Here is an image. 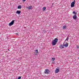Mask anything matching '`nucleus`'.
Masks as SVG:
<instances>
[{"label": "nucleus", "mask_w": 79, "mask_h": 79, "mask_svg": "<svg viewBox=\"0 0 79 79\" xmlns=\"http://www.w3.org/2000/svg\"><path fill=\"white\" fill-rule=\"evenodd\" d=\"M63 29H66V26H64L63 27Z\"/></svg>", "instance_id": "15"}, {"label": "nucleus", "mask_w": 79, "mask_h": 79, "mask_svg": "<svg viewBox=\"0 0 79 79\" xmlns=\"http://www.w3.org/2000/svg\"><path fill=\"white\" fill-rule=\"evenodd\" d=\"M73 14H74L75 15H77V12H75V11H73Z\"/></svg>", "instance_id": "14"}, {"label": "nucleus", "mask_w": 79, "mask_h": 79, "mask_svg": "<svg viewBox=\"0 0 79 79\" xmlns=\"http://www.w3.org/2000/svg\"><path fill=\"white\" fill-rule=\"evenodd\" d=\"M22 77V76L19 77H18V79H21Z\"/></svg>", "instance_id": "16"}, {"label": "nucleus", "mask_w": 79, "mask_h": 79, "mask_svg": "<svg viewBox=\"0 0 79 79\" xmlns=\"http://www.w3.org/2000/svg\"><path fill=\"white\" fill-rule=\"evenodd\" d=\"M32 6H29L27 7V8L28 10H31V9H32Z\"/></svg>", "instance_id": "10"}, {"label": "nucleus", "mask_w": 79, "mask_h": 79, "mask_svg": "<svg viewBox=\"0 0 79 79\" xmlns=\"http://www.w3.org/2000/svg\"><path fill=\"white\" fill-rule=\"evenodd\" d=\"M60 71V69L58 68H57L56 69L55 71V73H58Z\"/></svg>", "instance_id": "6"}, {"label": "nucleus", "mask_w": 79, "mask_h": 79, "mask_svg": "<svg viewBox=\"0 0 79 79\" xmlns=\"http://www.w3.org/2000/svg\"><path fill=\"white\" fill-rule=\"evenodd\" d=\"M18 79L17 78V79Z\"/></svg>", "instance_id": "24"}, {"label": "nucleus", "mask_w": 79, "mask_h": 79, "mask_svg": "<svg viewBox=\"0 0 79 79\" xmlns=\"http://www.w3.org/2000/svg\"><path fill=\"white\" fill-rule=\"evenodd\" d=\"M8 50H9V49H8Z\"/></svg>", "instance_id": "23"}, {"label": "nucleus", "mask_w": 79, "mask_h": 79, "mask_svg": "<svg viewBox=\"0 0 79 79\" xmlns=\"http://www.w3.org/2000/svg\"><path fill=\"white\" fill-rule=\"evenodd\" d=\"M43 32H45L44 31H43Z\"/></svg>", "instance_id": "22"}, {"label": "nucleus", "mask_w": 79, "mask_h": 79, "mask_svg": "<svg viewBox=\"0 0 79 79\" xmlns=\"http://www.w3.org/2000/svg\"><path fill=\"white\" fill-rule=\"evenodd\" d=\"M50 72V70L48 69H46L44 71L45 74H49V73Z\"/></svg>", "instance_id": "4"}, {"label": "nucleus", "mask_w": 79, "mask_h": 79, "mask_svg": "<svg viewBox=\"0 0 79 79\" xmlns=\"http://www.w3.org/2000/svg\"><path fill=\"white\" fill-rule=\"evenodd\" d=\"M46 10V7H44L43 8V10L45 11Z\"/></svg>", "instance_id": "13"}, {"label": "nucleus", "mask_w": 79, "mask_h": 79, "mask_svg": "<svg viewBox=\"0 0 79 79\" xmlns=\"http://www.w3.org/2000/svg\"><path fill=\"white\" fill-rule=\"evenodd\" d=\"M16 14H18V15H19L21 14V11L20 10H17L16 12Z\"/></svg>", "instance_id": "9"}, {"label": "nucleus", "mask_w": 79, "mask_h": 79, "mask_svg": "<svg viewBox=\"0 0 79 79\" xmlns=\"http://www.w3.org/2000/svg\"><path fill=\"white\" fill-rule=\"evenodd\" d=\"M58 40L57 38H56L54 40H53L52 41V45L53 46L55 45L58 42Z\"/></svg>", "instance_id": "1"}, {"label": "nucleus", "mask_w": 79, "mask_h": 79, "mask_svg": "<svg viewBox=\"0 0 79 79\" xmlns=\"http://www.w3.org/2000/svg\"><path fill=\"white\" fill-rule=\"evenodd\" d=\"M15 20H13L9 24V26H11L12 25H13L14 24V23H15Z\"/></svg>", "instance_id": "3"}, {"label": "nucleus", "mask_w": 79, "mask_h": 79, "mask_svg": "<svg viewBox=\"0 0 79 79\" xmlns=\"http://www.w3.org/2000/svg\"><path fill=\"white\" fill-rule=\"evenodd\" d=\"M76 1L75 0H74L73 2H72L71 4V6L72 8L74 6V5H75V2Z\"/></svg>", "instance_id": "5"}, {"label": "nucleus", "mask_w": 79, "mask_h": 79, "mask_svg": "<svg viewBox=\"0 0 79 79\" xmlns=\"http://www.w3.org/2000/svg\"><path fill=\"white\" fill-rule=\"evenodd\" d=\"M38 50L36 49L35 50V52H34V54L35 55H37L38 54Z\"/></svg>", "instance_id": "7"}, {"label": "nucleus", "mask_w": 79, "mask_h": 79, "mask_svg": "<svg viewBox=\"0 0 79 79\" xmlns=\"http://www.w3.org/2000/svg\"><path fill=\"white\" fill-rule=\"evenodd\" d=\"M73 18L74 19H77V15H75L73 16Z\"/></svg>", "instance_id": "8"}, {"label": "nucleus", "mask_w": 79, "mask_h": 79, "mask_svg": "<svg viewBox=\"0 0 79 79\" xmlns=\"http://www.w3.org/2000/svg\"><path fill=\"white\" fill-rule=\"evenodd\" d=\"M18 9H21V6L19 5L17 7Z\"/></svg>", "instance_id": "12"}, {"label": "nucleus", "mask_w": 79, "mask_h": 79, "mask_svg": "<svg viewBox=\"0 0 79 79\" xmlns=\"http://www.w3.org/2000/svg\"><path fill=\"white\" fill-rule=\"evenodd\" d=\"M26 0H23V2H24Z\"/></svg>", "instance_id": "19"}, {"label": "nucleus", "mask_w": 79, "mask_h": 79, "mask_svg": "<svg viewBox=\"0 0 79 79\" xmlns=\"http://www.w3.org/2000/svg\"><path fill=\"white\" fill-rule=\"evenodd\" d=\"M68 43H66L64 45L61 44L59 46L60 48L61 49L64 48V46H65V47H68Z\"/></svg>", "instance_id": "2"}, {"label": "nucleus", "mask_w": 79, "mask_h": 79, "mask_svg": "<svg viewBox=\"0 0 79 79\" xmlns=\"http://www.w3.org/2000/svg\"><path fill=\"white\" fill-rule=\"evenodd\" d=\"M16 35H18V33H16Z\"/></svg>", "instance_id": "20"}, {"label": "nucleus", "mask_w": 79, "mask_h": 79, "mask_svg": "<svg viewBox=\"0 0 79 79\" xmlns=\"http://www.w3.org/2000/svg\"><path fill=\"white\" fill-rule=\"evenodd\" d=\"M68 40H69V36L67 37L66 39L64 41V43H65L66 40H67V41H68Z\"/></svg>", "instance_id": "11"}, {"label": "nucleus", "mask_w": 79, "mask_h": 79, "mask_svg": "<svg viewBox=\"0 0 79 79\" xmlns=\"http://www.w3.org/2000/svg\"><path fill=\"white\" fill-rule=\"evenodd\" d=\"M79 48V46H77V48Z\"/></svg>", "instance_id": "21"}, {"label": "nucleus", "mask_w": 79, "mask_h": 79, "mask_svg": "<svg viewBox=\"0 0 79 79\" xmlns=\"http://www.w3.org/2000/svg\"><path fill=\"white\" fill-rule=\"evenodd\" d=\"M55 62L54 61H52V63L54 64L55 63Z\"/></svg>", "instance_id": "18"}, {"label": "nucleus", "mask_w": 79, "mask_h": 79, "mask_svg": "<svg viewBox=\"0 0 79 79\" xmlns=\"http://www.w3.org/2000/svg\"><path fill=\"white\" fill-rule=\"evenodd\" d=\"M55 60V58H52V61H54Z\"/></svg>", "instance_id": "17"}]
</instances>
